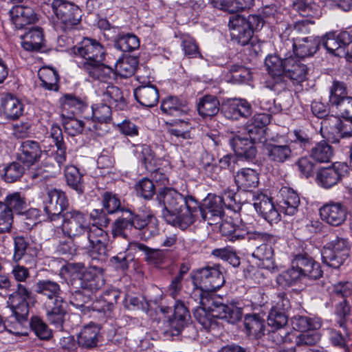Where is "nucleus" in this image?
<instances>
[{
  "instance_id": "1",
  "label": "nucleus",
  "mask_w": 352,
  "mask_h": 352,
  "mask_svg": "<svg viewBox=\"0 0 352 352\" xmlns=\"http://www.w3.org/2000/svg\"><path fill=\"white\" fill-rule=\"evenodd\" d=\"M164 205L163 217L170 224L185 230L198 219L201 211L192 196H184L171 188H163L157 197Z\"/></svg>"
},
{
  "instance_id": "2",
  "label": "nucleus",
  "mask_w": 352,
  "mask_h": 352,
  "mask_svg": "<svg viewBox=\"0 0 352 352\" xmlns=\"http://www.w3.org/2000/svg\"><path fill=\"white\" fill-rule=\"evenodd\" d=\"M263 23L258 14H250L247 18L240 14L230 16L228 26L232 39L242 46L249 44L254 31L261 28Z\"/></svg>"
},
{
  "instance_id": "3",
  "label": "nucleus",
  "mask_w": 352,
  "mask_h": 352,
  "mask_svg": "<svg viewBox=\"0 0 352 352\" xmlns=\"http://www.w3.org/2000/svg\"><path fill=\"white\" fill-rule=\"evenodd\" d=\"M195 281L198 288L192 292L188 303L190 304L193 300L204 304L202 292H213L219 289L224 284V277L219 266H207L197 271Z\"/></svg>"
},
{
  "instance_id": "4",
  "label": "nucleus",
  "mask_w": 352,
  "mask_h": 352,
  "mask_svg": "<svg viewBox=\"0 0 352 352\" xmlns=\"http://www.w3.org/2000/svg\"><path fill=\"white\" fill-rule=\"evenodd\" d=\"M61 225L64 235L72 240L78 247L91 230L90 223L85 213L76 209H70L63 213Z\"/></svg>"
},
{
  "instance_id": "5",
  "label": "nucleus",
  "mask_w": 352,
  "mask_h": 352,
  "mask_svg": "<svg viewBox=\"0 0 352 352\" xmlns=\"http://www.w3.org/2000/svg\"><path fill=\"white\" fill-rule=\"evenodd\" d=\"M43 155V150L38 142L34 140H25L21 142L16 153L18 162L28 168L29 175L32 179L43 176L45 172L55 174L56 172L51 170L53 166H50L49 170L45 169L43 166H34L40 161Z\"/></svg>"
},
{
  "instance_id": "6",
  "label": "nucleus",
  "mask_w": 352,
  "mask_h": 352,
  "mask_svg": "<svg viewBox=\"0 0 352 352\" xmlns=\"http://www.w3.org/2000/svg\"><path fill=\"white\" fill-rule=\"evenodd\" d=\"M65 269L72 277L71 285L76 289H82L94 292L104 285L101 276L96 275L94 269L85 270L82 263H69Z\"/></svg>"
},
{
  "instance_id": "7",
  "label": "nucleus",
  "mask_w": 352,
  "mask_h": 352,
  "mask_svg": "<svg viewBox=\"0 0 352 352\" xmlns=\"http://www.w3.org/2000/svg\"><path fill=\"white\" fill-rule=\"evenodd\" d=\"M279 55H270L265 58V64L270 74L266 87L275 92H280L287 87L285 79V58H289V52L280 49Z\"/></svg>"
},
{
  "instance_id": "8",
  "label": "nucleus",
  "mask_w": 352,
  "mask_h": 352,
  "mask_svg": "<svg viewBox=\"0 0 352 352\" xmlns=\"http://www.w3.org/2000/svg\"><path fill=\"white\" fill-rule=\"evenodd\" d=\"M107 232L92 223L91 230L85 236V240H82L78 248L87 250L93 259L104 260L107 256Z\"/></svg>"
},
{
  "instance_id": "9",
  "label": "nucleus",
  "mask_w": 352,
  "mask_h": 352,
  "mask_svg": "<svg viewBox=\"0 0 352 352\" xmlns=\"http://www.w3.org/2000/svg\"><path fill=\"white\" fill-rule=\"evenodd\" d=\"M346 94L345 84L334 80L330 88L329 103L338 116L352 121V97L346 96Z\"/></svg>"
},
{
  "instance_id": "10",
  "label": "nucleus",
  "mask_w": 352,
  "mask_h": 352,
  "mask_svg": "<svg viewBox=\"0 0 352 352\" xmlns=\"http://www.w3.org/2000/svg\"><path fill=\"white\" fill-rule=\"evenodd\" d=\"M32 292L27 286L18 283L15 291L8 297V305L12 316L21 323L27 320L29 314L28 300L32 298Z\"/></svg>"
},
{
  "instance_id": "11",
  "label": "nucleus",
  "mask_w": 352,
  "mask_h": 352,
  "mask_svg": "<svg viewBox=\"0 0 352 352\" xmlns=\"http://www.w3.org/2000/svg\"><path fill=\"white\" fill-rule=\"evenodd\" d=\"M51 8L57 19L62 24L63 30L77 25L81 19V10L76 5L66 0H53Z\"/></svg>"
},
{
  "instance_id": "12",
  "label": "nucleus",
  "mask_w": 352,
  "mask_h": 352,
  "mask_svg": "<svg viewBox=\"0 0 352 352\" xmlns=\"http://www.w3.org/2000/svg\"><path fill=\"white\" fill-rule=\"evenodd\" d=\"M71 53L84 58L81 63L94 64L104 60L105 51L103 46L96 40L84 38L80 43L71 49Z\"/></svg>"
},
{
  "instance_id": "13",
  "label": "nucleus",
  "mask_w": 352,
  "mask_h": 352,
  "mask_svg": "<svg viewBox=\"0 0 352 352\" xmlns=\"http://www.w3.org/2000/svg\"><path fill=\"white\" fill-rule=\"evenodd\" d=\"M252 238L263 241L253 252V257L263 262L262 265L268 270L274 268V249L272 244L277 241V237L266 232H254Z\"/></svg>"
},
{
  "instance_id": "14",
  "label": "nucleus",
  "mask_w": 352,
  "mask_h": 352,
  "mask_svg": "<svg viewBox=\"0 0 352 352\" xmlns=\"http://www.w3.org/2000/svg\"><path fill=\"white\" fill-rule=\"evenodd\" d=\"M44 210L51 221H55L69 206L65 193L60 190L52 189L47 192L44 201Z\"/></svg>"
},
{
  "instance_id": "15",
  "label": "nucleus",
  "mask_w": 352,
  "mask_h": 352,
  "mask_svg": "<svg viewBox=\"0 0 352 352\" xmlns=\"http://www.w3.org/2000/svg\"><path fill=\"white\" fill-rule=\"evenodd\" d=\"M320 215L323 221L332 226H339L346 220L347 210L340 202L329 201L320 208Z\"/></svg>"
},
{
  "instance_id": "16",
  "label": "nucleus",
  "mask_w": 352,
  "mask_h": 352,
  "mask_svg": "<svg viewBox=\"0 0 352 352\" xmlns=\"http://www.w3.org/2000/svg\"><path fill=\"white\" fill-rule=\"evenodd\" d=\"M224 207L223 199L219 195H209L202 206L198 204V208L201 211V214H198V219L208 221L209 224L217 223L216 220L224 214Z\"/></svg>"
},
{
  "instance_id": "17",
  "label": "nucleus",
  "mask_w": 352,
  "mask_h": 352,
  "mask_svg": "<svg viewBox=\"0 0 352 352\" xmlns=\"http://www.w3.org/2000/svg\"><path fill=\"white\" fill-rule=\"evenodd\" d=\"M253 201L256 210L270 223L272 224L280 221V213L270 197L261 193L254 195Z\"/></svg>"
},
{
  "instance_id": "18",
  "label": "nucleus",
  "mask_w": 352,
  "mask_h": 352,
  "mask_svg": "<svg viewBox=\"0 0 352 352\" xmlns=\"http://www.w3.org/2000/svg\"><path fill=\"white\" fill-rule=\"evenodd\" d=\"M253 201L256 210L270 223L272 224L280 221V213L270 197L261 193L254 195Z\"/></svg>"
},
{
  "instance_id": "19",
  "label": "nucleus",
  "mask_w": 352,
  "mask_h": 352,
  "mask_svg": "<svg viewBox=\"0 0 352 352\" xmlns=\"http://www.w3.org/2000/svg\"><path fill=\"white\" fill-rule=\"evenodd\" d=\"M253 201L256 210L270 223L272 224L280 221V213L270 197L261 193L254 195Z\"/></svg>"
},
{
  "instance_id": "20",
  "label": "nucleus",
  "mask_w": 352,
  "mask_h": 352,
  "mask_svg": "<svg viewBox=\"0 0 352 352\" xmlns=\"http://www.w3.org/2000/svg\"><path fill=\"white\" fill-rule=\"evenodd\" d=\"M253 201L256 210L270 223L272 224L280 221V213L270 197L261 193L254 195Z\"/></svg>"
},
{
  "instance_id": "21",
  "label": "nucleus",
  "mask_w": 352,
  "mask_h": 352,
  "mask_svg": "<svg viewBox=\"0 0 352 352\" xmlns=\"http://www.w3.org/2000/svg\"><path fill=\"white\" fill-rule=\"evenodd\" d=\"M9 15L16 29H23L26 25L35 23L38 19L34 8L22 5L13 6L9 11Z\"/></svg>"
},
{
  "instance_id": "22",
  "label": "nucleus",
  "mask_w": 352,
  "mask_h": 352,
  "mask_svg": "<svg viewBox=\"0 0 352 352\" xmlns=\"http://www.w3.org/2000/svg\"><path fill=\"white\" fill-rule=\"evenodd\" d=\"M223 111L228 119L238 120L240 118L250 116L252 113V107L245 100L234 98L228 100L223 104Z\"/></svg>"
},
{
  "instance_id": "23",
  "label": "nucleus",
  "mask_w": 352,
  "mask_h": 352,
  "mask_svg": "<svg viewBox=\"0 0 352 352\" xmlns=\"http://www.w3.org/2000/svg\"><path fill=\"white\" fill-rule=\"evenodd\" d=\"M289 58H285V79H290L294 83H300L305 80L307 74V65L301 63L289 52Z\"/></svg>"
},
{
  "instance_id": "24",
  "label": "nucleus",
  "mask_w": 352,
  "mask_h": 352,
  "mask_svg": "<svg viewBox=\"0 0 352 352\" xmlns=\"http://www.w3.org/2000/svg\"><path fill=\"white\" fill-rule=\"evenodd\" d=\"M65 305L63 298L44 303L47 320L50 324L56 327H62L67 314Z\"/></svg>"
},
{
  "instance_id": "25",
  "label": "nucleus",
  "mask_w": 352,
  "mask_h": 352,
  "mask_svg": "<svg viewBox=\"0 0 352 352\" xmlns=\"http://www.w3.org/2000/svg\"><path fill=\"white\" fill-rule=\"evenodd\" d=\"M79 67L93 80L105 82L115 78L116 72L113 68L102 62L91 65L80 63Z\"/></svg>"
},
{
  "instance_id": "26",
  "label": "nucleus",
  "mask_w": 352,
  "mask_h": 352,
  "mask_svg": "<svg viewBox=\"0 0 352 352\" xmlns=\"http://www.w3.org/2000/svg\"><path fill=\"white\" fill-rule=\"evenodd\" d=\"M320 42L319 37L308 36L296 38L290 45L293 47L295 57L304 58L314 55L318 50Z\"/></svg>"
},
{
  "instance_id": "27",
  "label": "nucleus",
  "mask_w": 352,
  "mask_h": 352,
  "mask_svg": "<svg viewBox=\"0 0 352 352\" xmlns=\"http://www.w3.org/2000/svg\"><path fill=\"white\" fill-rule=\"evenodd\" d=\"M34 291L47 302L60 300L62 290L60 285L56 281L50 279L38 280L34 285Z\"/></svg>"
},
{
  "instance_id": "28",
  "label": "nucleus",
  "mask_w": 352,
  "mask_h": 352,
  "mask_svg": "<svg viewBox=\"0 0 352 352\" xmlns=\"http://www.w3.org/2000/svg\"><path fill=\"white\" fill-rule=\"evenodd\" d=\"M280 194L282 197L279 205L280 211L287 215L295 214L300 205V198L297 192L290 188L283 187Z\"/></svg>"
},
{
  "instance_id": "29",
  "label": "nucleus",
  "mask_w": 352,
  "mask_h": 352,
  "mask_svg": "<svg viewBox=\"0 0 352 352\" xmlns=\"http://www.w3.org/2000/svg\"><path fill=\"white\" fill-rule=\"evenodd\" d=\"M134 96L137 101L142 106L152 107L159 101V93L153 85H140L134 90Z\"/></svg>"
},
{
  "instance_id": "30",
  "label": "nucleus",
  "mask_w": 352,
  "mask_h": 352,
  "mask_svg": "<svg viewBox=\"0 0 352 352\" xmlns=\"http://www.w3.org/2000/svg\"><path fill=\"white\" fill-rule=\"evenodd\" d=\"M230 145L236 155L245 160H252L256 155L254 144L248 137L235 135L230 139Z\"/></svg>"
},
{
  "instance_id": "31",
  "label": "nucleus",
  "mask_w": 352,
  "mask_h": 352,
  "mask_svg": "<svg viewBox=\"0 0 352 352\" xmlns=\"http://www.w3.org/2000/svg\"><path fill=\"white\" fill-rule=\"evenodd\" d=\"M234 181L239 188L244 191H251L258 184V174L252 168H241L235 175Z\"/></svg>"
},
{
  "instance_id": "32",
  "label": "nucleus",
  "mask_w": 352,
  "mask_h": 352,
  "mask_svg": "<svg viewBox=\"0 0 352 352\" xmlns=\"http://www.w3.org/2000/svg\"><path fill=\"white\" fill-rule=\"evenodd\" d=\"M102 100L116 110H124L127 106L122 90L113 85L106 87L102 94Z\"/></svg>"
},
{
  "instance_id": "33",
  "label": "nucleus",
  "mask_w": 352,
  "mask_h": 352,
  "mask_svg": "<svg viewBox=\"0 0 352 352\" xmlns=\"http://www.w3.org/2000/svg\"><path fill=\"white\" fill-rule=\"evenodd\" d=\"M1 109L6 118L16 120L23 114V104L16 97L7 94L2 98Z\"/></svg>"
},
{
  "instance_id": "34",
  "label": "nucleus",
  "mask_w": 352,
  "mask_h": 352,
  "mask_svg": "<svg viewBox=\"0 0 352 352\" xmlns=\"http://www.w3.org/2000/svg\"><path fill=\"white\" fill-rule=\"evenodd\" d=\"M190 320V315L188 309L182 301L177 300L174 305L173 318L170 319V327L178 333L188 324Z\"/></svg>"
},
{
  "instance_id": "35",
  "label": "nucleus",
  "mask_w": 352,
  "mask_h": 352,
  "mask_svg": "<svg viewBox=\"0 0 352 352\" xmlns=\"http://www.w3.org/2000/svg\"><path fill=\"white\" fill-rule=\"evenodd\" d=\"M265 150L270 160L275 163H283L294 156L291 146L286 144L269 142L265 144Z\"/></svg>"
},
{
  "instance_id": "36",
  "label": "nucleus",
  "mask_w": 352,
  "mask_h": 352,
  "mask_svg": "<svg viewBox=\"0 0 352 352\" xmlns=\"http://www.w3.org/2000/svg\"><path fill=\"white\" fill-rule=\"evenodd\" d=\"M161 109L164 113L173 116L187 114L189 111V108L186 101L172 96L162 100Z\"/></svg>"
},
{
  "instance_id": "37",
  "label": "nucleus",
  "mask_w": 352,
  "mask_h": 352,
  "mask_svg": "<svg viewBox=\"0 0 352 352\" xmlns=\"http://www.w3.org/2000/svg\"><path fill=\"white\" fill-rule=\"evenodd\" d=\"M214 8L226 11L230 13H236L251 8L254 0H211Z\"/></svg>"
},
{
  "instance_id": "38",
  "label": "nucleus",
  "mask_w": 352,
  "mask_h": 352,
  "mask_svg": "<svg viewBox=\"0 0 352 352\" xmlns=\"http://www.w3.org/2000/svg\"><path fill=\"white\" fill-rule=\"evenodd\" d=\"M199 304V301L197 302ZM196 307L194 311V317L195 320L206 330L210 331L219 327V322L217 321L218 317L214 314V308L210 310H207L203 305Z\"/></svg>"
},
{
  "instance_id": "39",
  "label": "nucleus",
  "mask_w": 352,
  "mask_h": 352,
  "mask_svg": "<svg viewBox=\"0 0 352 352\" xmlns=\"http://www.w3.org/2000/svg\"><path fill=\"white\" fill-rule=\"evenodd\" d=\"M214 314L219 319H224L228 322L234 324L241 320L242 310L233 304H221L214 308Z\"/></svg>"
},
{
  "instance_id": "40",
  "label": "nucleus",
  "mask_w": 352,
  "mask_h": 352,
  "mask_svg": "<svg viewBox=\"0 0 352 352\" xmlns=\"http://www.w3.org/2000/svg\"><path fill=\"white\" fill-rule=\"evenodd\" d=\"M220 109L218 98L212 95H206L199 100L197 110L203 118L212 117L217 115Z\"/></svg>"
},
{
  "instance_id": "41",
  "label": "nucleus",
  "mask_w": 352,
  "mask_h": 352,
  "mask_svg": "<svg viewBox=\"0 0 352 352\" xmlns=\"http://www.w3.org/2000/svg\"><path fill=\"white\" fill-rule=\"evenodd\" d=\"M38 250L32 248L29 241L23 236H17L14 238L13 260L15 262L21 261L26 255H30L33 260L36 256Z\"/></svg>"
},
{
  "instance_id": "42",
  "label": "nucleus",
  "mask_w": 352,
  "mask_h": 352,
  "mask_svg": "<svg viewBox=\"0 0 352 352\" xmlns=\"http://www.w3.org/2000/svg\"><path fill=\"white\" fill-rule=\"evenodd\" d=\"M291 324L294 330L306 332L320 329L322 322L319 318L297 315L292 318Z\"/></svg>"
},
{
  "instance_id": "43",
  "label": "nucleus",
  "mask_w": 352,
  "mask_h": 352,
  "mask_svg": "<svg viewBox=\"0 0 352 352\" xmlns=\"http://www.w3.org/2000/svg\"><path fill=\"white\" fill-rule=\"evenodd\" d=\"M43 34L38 28L30 30L22 36L21 45L28 51H38L43 46Z\"/></svg>"
},
{
  "instance_id": "44",
  "label": "nucleus",
  "mask_w": 352,
  "mask_h": 352,
  "mask_svg": "<svg viewBox=\"0 0 352 352\" xmlns=\"http://www.w3.org/2000/svg\"><path fill=\"white\" fill-rule=\"evenodd\" d=\"M65 176L67 184L78 195H82L85 191L83 175L79 169L74 166H67L65 170Z\"/></svg>"
},
{
  "instance_id": "45",
  "label": "nucleus",
  "mask_w": 352,
  "mask_h": 352,
  "mask_svg": "<svg viewBox=\"0 0 352 352\" xmlns=\"http://www.w3.org/2000/svg\"><path fill=\"white\" fill-rule=\"evenodd\" d=\"M333 154L332 146L324 140L316 143L310 150V157L319 163L329 162Z\"/></svg>"
},
{
  "instance_id": "46",
  "label": "nucleus",
  "mask_w": 352,
  "mask_h": 352,
  "mask_svg": "<svg viewBox=\"0 0 352 352\" xmlns=\"http://www.w3.org/2000/svg\"><path fill=\"white\" fill-rule=\"evenodd\" d=\"M99 329L95 325L89 324L83 327L78 336V343L85 348H93L96 346Z\"/></svg>"
},
{
  "instance_id": "47",
  "label": "nucleus",
  "mask_w": 352,
  "mask_h": 352,
  "mask_svg": "<svg viewBox=\"0 0 352 352\" xmlns=\"http://www.w3.org/2000/svg\"><path fill=\"white\" fill-rule=\"evenodd\" d=\"M317 179L322 187L329 188L338 183L341 174L334 166L324 168L318 173Z\"/></svg>"
},
{
  "instance_id": "48",
  "label": "nucleus",
  "mask_w": 352,
  "mask_h": 352,
  "mask_svg": "<svg viewBox=\"0 0 352 352\" xmlns=\"http://www.w3.org/2000/svg\"><path fill=\"white\" fill-rule=\"evenodd\" d=\"M41 85L47 90L57 91L59 76L58 72L50 67H42L38 72Z\"/></svg>"
},
{
  "instance_id": "49",
  "label": "nucleus",
  "mask_w": 352,
  "mask_h": 352,
  "mask_svg": "<svg viewBox=\"0 0 352 352\" xmlns=\"http://www.w3.org/2000/svg\"><path fill=\"white\" fill-rule=\"evenodd\" d=\"M132 228L131 220L128 213V209L122 213V216L117 218L111 225V234L114 238H128L127 231Z\"/></svg>"
},
{
  "instance_id": "50",
  "label": "nucleus",
  "mask_w": 352,
  "mask_h": 352,
  "mask_svg": "<svg viewBox=\"0 0 352 352\" xmlns=\"http://www.w3.org/2000/svg\"><path fill=\"white\" fill-rule=\"evenodd\" d=\"M120 297V292L116 289L106 291L102 298V302H96L93 305V309L99 312H110Z\"/></svg>"
},
{
  "instance_id": "51",
  "label": "nucleus",
  "mask_w": 352,
  "mask_h": 352,
  "mask_svg": "<svg viewBox=\"0 0 352 352\" xmlns=\"http://www.w3.org/2000/svg\"><path fill=\"white\" fill-rule=\"evenodd\" d=\"M322 45L325 50L330 54L336 56H344L346 54L345 50L340 43L337 36L334 33H327L323 37L320 38Z\"/></svg>"
},
{
  "instance_id": "52",
  "label": "nucleus",
  "mask_w": 352,
  "mask_h": 352,
  "mask_svg": "<svg viewBox=\"0 0 352 352\" xmlns=\"http://www.w3.org/2000/svg\"><path fill=\"white\" fill-rule=\"evenodd\" d=\"M295 138L291 141L288 146H291L294 155H301L304 151L311 146V139L308 134L300 130L294 131Z\"/></svg>"
},
{
  "instance_id": "53",
  "label": "nucleus",
  "mask_w": 352,
  "mask_h": 352,
  "mask_svg": "<svg viewBox=\"0 0 352 352\" xmlns=\"http://www.w3.org/2000/svg\"><path fill=\"white\" fill-rule=\"evenodd\" d=\"M138 60L135 57H126L118 59L115 63L116 73L122 78H128L133 75L138 67Z\"/></svg>"
},
{
  "instance_id": "54",
  "label": "nucleus",
  "mask_w": 352,
  "mask_h": 352,
  "mask_svg": "<svg viewBox=\"0 0 352 352\" xmlns=\"http://www.w3.org/2000/svg\"><path fill=\"white\" fill-rule=\"evenodd\" d=\"M2 204L12 212L21 213L27 208L26 199L23 195L19 192L9 193Z\"/></svg>"
},
{
  "instance_id": "55",
  "label": "nucleus",
  "mask_w": 352,
  "mask_h": 352,
  "mask_svg": "<svg viewBox=\"0 0 352 352\" xmlns=\"http://www.w3.org/2000/svg\"><path fill=\"white\" fill-rule=\"evenodd\" d=\"M244 326L247 333L256 338L263 334V320L256 314L246 315L244 318Z\"/></svg>"
},
{
  "instance_id": "56",
  "label": "nucleus",
  "mask_w": 352,
  "mask_h": 352,
  "mask_svg": "<svg viewBox=\"0 0 352 352\" xmlns=\"http://www.w3.org/2000/svg\"><path fill=\"white\" fill-rule=\"evenodd\" d=\"M323 263L338 269L349 258L350 254H342L338 252H332L329 250H322L321 252Z\"/></svg>"
},
{
  "instance_id": "57",
  "label": "nucleus",
  "mask_w": 352,
  "mask_h": 352,
  "mask_svg": "<svg viewBox=\"0 0 352 352\" xmlns=\"http://www.w3.org/2000/svg\"><path fill=\"white\" fill-rule=\"evenodd\" d=\"M114 47L122 52H132L139 48L140 41L138 36L132 34H120Z\"/></svg>"
},
{
  "instance_id": "58",
  "label": "nucleus",
  "mask_w": 352,
  "mask_h": 352,
  "mask_svg": "<svg viewBox=\"0 0 352 352\" xmlns=\"http://www.w3.org/2000/svg\"><path fill=\"white\" fill-rule=\"evenodd\" d=\"M302 278V274L292 265L289 269L277 276L276 281L280 286L285 287L296 284Z\"/></svg>"
},
{
  "instance_id": "59",
  "label": "nucleus",
  "mask_w": 352,
  "mask_h": 352,
  "mask_svg": "<svg viewBox=\"0 0 352 352\" xmlns=\"http://www.w3.org/2000/svg\"><path fill=\"white\" fill-rule=\"evenodd\" d=\"M102 206L108 214H114L118 212H125L124 207L122 206L118 197L109 192H106L102 195Z\"/></svg>"
},
{
  "instance_id": "60",
  "label": "nucleus",
  "mask_w": 352,
  "mask_h": 352,
  "mask_svg": "<svg viewBox=\"0 0 352 352\" xmlns=\"http://www.w3.org/2000/svg\"><path fill=\"white\" fill-rule=\"evenodd\" d=\"M30 327L41 340H49L52 338V331L41 318L37 316L31 318Z\"/></svg>"
},
{
  "instance_id": "61",
  "label": "nucleus",
  "mask_w": 352,
  "mask_h": 352,
  "mask_svg": "<svg viewBox=\"0 0 352 352\" xmlns=\"http://www.w3.org/2000/svg\"><path fill=\"white\" fill-rule=\"evenodd\" d=\"M137 248L144 253L145 260L150 264L159 265L162 263L165 259V253L162 250L153 249L142 243H138Z\"/></svg>"
},
{
  "instance_id": "62",
  "label": "nucleus",
  "mask_w": 352,
  "mask_h": 352,
  "mask_svg": "<svg viewBox=\"0 0 352 352\" xmlns=\"http://www.w3.org/2000/svg\"><path fill=\"white\" fill-rule=\"evenodd\" d=\"M191 126L187 119L176 120L170 123L168 132L177 138L188 139L190 138Z\"/></svg>"
},
{
  "instance_id": "63",
  "label": "nucleus",
  "mask_w": 352,
  "mask_h": 352,
  "mask_svg": "<svg viewBox=\"0 0 352 352\" xmlns=\"http://www.w3.org/2000/svg\"><path fill=\"white\" fill-rule=\"evenodd\" d=\"M111 109L107 103L92 105L93 118L99 122H109L111 119Z\"/></svg>"
},
{
  "instance_id": "64",
  "label": "nucleus",
  "mask_w": 352,
  "mask_h": 352,
  "mask_svg": "<svg viewBox=\"0 0 352 352\" xmlns=\"http://www.w3.org/2000/svg\"><path fill=\"white\" fill-rule=\"evenodd\" d=\"M322 250H329L332 252L350 254V245L348 239L340 236H336L333 239L327 243Z\"/></svg>"
}]
</instances>
